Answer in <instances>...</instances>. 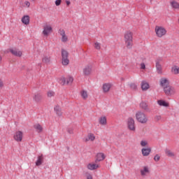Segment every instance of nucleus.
Masks as SVG:
<instances>
[{
	"label": "nucleus",
	"instance_id": "f257e3e1",
	"mask_svg": "<svg viewBox=\"0 0 179 179\" xmlns=\"http://www.w3.org/2000/svg\"><path fill=\"white\" fill-rule=\"evenodd\" d=\"M124 37L127 48H128V50H131V48L134 47V37L132 32L131 31H126Z\"/></svg>",
	"mask_w": 179,
	"mask_h": 179
},
{
	"label": "nucleus",
	"instance_id": "f03ea898",
	"mask_svg": "<svg viewBox=\"0 0 179 179\" xmlns=\"http://www.w3.org/2000/svg\"><path fill=\"white\" fill-rule=\"evenodd\" d=\"M136 120H137L138 122H140V124H147L148 121H149L146 114L142 111H138L136 113Z\"/></svg>",
	"mask_w": 179,
	"mask_h": 179
},
{
	"label": "nucleus",
	"instance_id": "7ed1b4c3",
	"mask_svg": "<svg viewBox=\"0 0 179 179\" xmlns=\"http://www.w3.org/2000/svg\"><path fill=\"white\" fill-rule=\"evenodd\" d=\"M52 33V27L50 24H45L43 26L42 34L44 37H48Z\"/></svg>",
	"mask_w": 179,
	"mask_h": 179
},
{
	"label": "nucleus",
	"instance_id": "20e7f679",
	"mask_svg": "<svg viewBox=\"0 0 179 179\" xmlns=\"http://www.w3.org/2000/svg\"><path fill=\"white\" fill-rule=\"evenodd\" d=\"M127 128L131 132L136 131V127L135 126V120L132 117H129L127 121Z\"/></svg>",
	"mask_w": 179,
	"mask_h": 179
},
{
	"label": "nucleus",
	"instance_id": "39448f33",
	"mask_svg": "<svg viewBox=\"0 0 179 179\" xmlns=\"http://www.w3.org/2000/svg\"><path fill=\"white\" fill-rule=\"evenodd\" d=\"M155 33L158 37L162 38L163 37V36H166L167 30H166V29L163 27L156 26Z\"/></svg>",
	"mask_w": 179,
	"mask_h": 179
},
{
	"label": "nucleus",
	"instance_id": "423d86ee",
	"mask_svg": "<svg viewBox=\"0 0 179 179\" xmlns=\"http://www.w3.org/2000/svg\"><path fill=\"white\" fill-rule=\"evenodd\" d=\"M69 53L66 50L62 49V65L66 66V65H69V59H68Z\"/></svg>",
	"mask_w": 179,
	"mask_h": 179
},
{
	"label": "nucleus",
	"instance_id": "0eeeda50",
	"mask_svg": "<svg viewBox=\"0 0 179 179\" xmlns=\"http://www.w3.org/2000/svg\"><path fill=\"white\" fill-rule=\"evenodd\" d=\"M164 92L166 96H174L176 94V88L171 85H169L164 89Z\"/></svg>",
	"mask_w": 179,
	"mask_h": 179
},
{
	"label": "nucleus",
	"instance_id": "6e6552de",
	"mask_svg": "<svg viewBox=\"0 0 179 179\" xmlns=\"http://www.w3.org/2000/svg\"><path fill=\"white\" fill-rule=\"evenodd\" d=\"M92 71L93 67L92 66V65L88 64L83 68V73L84 76H90V75H92Z\"/></svg>",
	"mask_w": 179,
	"mask_h": 179
},
{
	"label": "nucleus",
	"instance_id": "1a4fd4ad",
	"mask_svg": "<svg viewBox=\"0 0 179 179\" xmlns=\"http://www.w3.org/2000/svg\"><path fill=\"white\" fill-rule=\"evenodd\" d=\"M58 34L61 36V41L62 43H66L68 42V36L65 33V30L64 29H59L58 30Z\"/></svg>",
	"mask_w": 179,
	"mask_h": 179
},
{
	"label": "nucleus",
	"instance_id": "9d476101",
	"mask_svg": "<svg viewBox=\"0 0 179 179\" xmlns=\"http://www.w3.org/2000/svg\"><path fill=\"white\" fill-rule=\"evenodd\" d=\"M13 139L16 142H22L23 141V132L22 131H16L13 135Z\"/></svg>",
	"mask_w": 179,
	"mask_h": 179
},
{
	"label": "nucleus",
	"instance_id": "9b49d317",
	"mask_svg": "<svg viewBox=\"0 0 179 179\" xmlns=\"http://www.w3.org/2000/svg\"><path fill=\"white\" fill-rule=\"evenodd\" d=\"M159 85L164 90L165 87L170 86V81L166 78H162L159 80Z\"/></svg>",
	"mask_w": 179,
	"mask_h": 179
},
{
	"label": "nucleus",
	"instance_id": "f8f14e48",
	"mask_svg": "<svg viewBox=\"0 0 179 179\" xmlns=\"http://www.w3.org/2000/svg\"><path fill=\"white\" fill-rule=\"evenodd\" d=\"M141 177H147L150 174V169H149V166H145L140 170Z\"/></svg>",
	"mask_w": 179,
	"mask_h": 179
},
{
	"label": "nucleus",
	"instance_id": "ddd939ff",
	"mask_svg": "<svg viewBox=\"0 0 179 179\" xmlns=\"http://www.w3.org/2000/svg\"><path fill=\"white\" fill-rule=\"evenodd\" d=\"M95 139H96V136H94L92 133H90L85 138H83V141L84 142H94Z\"/></svg>",
	"mask_w": 179,
	"mask_h": 179
},
{
	"label": "nucleus",
	"instance_id": "4468645a",
	"mask_svg": "<svg viewBox=\"0 0 179 179\" xmlns=\"http://www.w3.org/2000/svg\"><path fill=\"white\" fill-rule=\"evenodd\" d=\"M87 169L88 170H97V169H100V165L99 164L90 163L87 165Z\"/></svg>",
	"mask_w": 179,
	"mask_h": 179
},
{
	"label": "nucleus",
	"instance_id": "2eb2a0df",
	"mask_svg": "<svg viewBox=\"0 0 179 179\" xmlns=\"http://www.w3.org/2000/svg\"><path fill=\"white\" fill-rule=\"evenodd\" d=\"M10 52H11V54L13 55H14L15 57H22V55L23 54L22 52V51H20L16 48L10 49Z\"/></svg>",
	"mask_w": 179,
	"mask_h": 179
},
{
	"label": "nucleus",
	"instance_id": "dca6fc26",
	"mask_svg": "<svg viewBox=\"0 0 179 179\" xmlns=\"http://www.w3.org/2000/svg\"><path fill=\"white\" fill-rule=\"evenodd\" d=\"M162 61L161 59H157L156 61V69H157V73L162 74L163 73V69L162 67V64H160V62Z\"/></svg>",
	"mask_w": 179,
	"mask_h": 179
},
{
	"label": "nucleus",
	"instance_id": "f3484780",
	"mask_svg": "<svg viewBox=\"0 0 179 179\" xmlns=\"http://www.w3.org/2000/svg\"><path fill=\"white\" fill-rule=\"evenodd\" d=\"M113 85L111 83H105L103 85L102 89L103 93H108L111 89Z\"/></svg>",
	"mask_w": 179,
	"mask_h": 179
},
{
	"label": "nucleus",
	"instance_id": "a211bd4d",
	"mask_svg": "<svg viewBox=\"0 0 179 179\" xmlns=\"http://www.w3.org/2000/svg\"><path fill=\"white\" fill-rule=\"evenodd\" d=\"M152 152V148H143L141 149V153L143 156L148 157L149 155H150V152Z\"/></svg>",
	"mask_w": 179,
	"mask_h": 179
},
{
	"label": "nucleus",
	"instance_id": "6ab92c4d",
	"mask_svg": "<svg viewBox=\"0 0 179 179\" xmlns=\"http://www.w3.org/2000/svg\"><path fill=\"white\" fill-rule=\"evenodd\" d=\"M44 163V155L41 154L38 156L37 160L36 162V166H41Z\"/></svg>",
	"mask_w": 179,
	"mask_h": 179
},
{
	"label": "nucleus",
	"instance_id": "aec40b11",
	"mask_svg": "<svg viewBox=\"0 0 179 179\" xmlns=\"http://www.w3.org/2000/svg\"><path fill=\"white\" fill-rule=\"evenodd\" d=\"M54 110L58 117H62V109L59 105H56L54 108Z\"/></svg>",
	"mask_w": 179,
	"mask_h": 179
},
{
	"label": "nucleus",
	"instance_id": "412c9836",
	"mask_svg": "<svg viewBox=\"0 0 179 179\" xmlns=\"http://www.w3.org/2000/svg\"><path fill=\"white\" fill-rule=\"evenodd\" d=\"M21 22L22 23H23V24H25L26 26H27V24H30V16L24 15L22 17Z\"/></svg>",
	"mask_w": 179,
	"mask_h": 179
},
{
	"label": "nucleus",
	"instance_id": "4be33fe9",
	"mask_svg": "<svg viewBox=\"0 0 179 179\" xmlns=\"http://www.w3.org/2000/svg\"><path fill=\"white\" fill-rule=\"evenodd\" d=\"M104 159H106V155H104V153L99 152L96 155V159L95 162L96 163H97V162H103Z\"/></svg>",
	"mask_w": 179,
	"mask_h": 179
},
{
	"label": "nucleus",
	"instance_id": "5701e85b",
	"mask_svg": "<svg viewBox=\"0 0 179 179\" xmlns=\"http://www.w3.org/2000/svg\"><path fill=\"white\" fill-rule=\"evenodd\" d=\"M157 104L160 106V107H169L170 104L169 102L164 101V100H158Z\"/></svg>",
	"mask_w": 179,
	"mask_h": 179
},
{
	"label": "nucleus",
	"instance_id": "b1692460",
	"mask_svg": "<svg viewBox=\"0 0 179 179\" xmlns=\"http://www.w3.org/2000/svg\"><path fill=\"white\" fill-rule=\"evenodd\" d=\"M171 72L173 73V75L179 74V66L177 65H174L171 67Z\"/></svg>",
	"mask_w": 179,
	"mask_h": 179
},
{
	"label": "nucleus",
	"instance_id": "393cba45",
	"mask_svg": "<svg viewBox=\"0 0 179 179\" xmlns=\"http://www.w3.org/2000/svg\"><path fill=\"white\" fill-rule=\"evenodd\" d=\"M99 122L100 125H107V117H106V116L99 117Z\"/></svg>",
	"mask_w": 179,
	"mask_h": 179
},
{
	"label": "nucleus",
	"instance_id": "a878e982",
	"mask_svg": "<svg viewBox=\"0 0 179 179\" xmlns=\"http://www.w3.org/2000/svg\"><path fill=\"white\" fill-rule=\"evenodd\" d=\"M80 94L82 97V99H83V100H87V97H89V94H87V91L83 90L80 92Z\"/></svg>",
	"mask_w": 179,
	"mask_h": 179
},
{
	"label": "nucleus",
	"instance_id": "bb28decb",
	"mask_svg": "<svg viewBox=\"0 0 179 179\" xmlns=\"http://www.w3.org/2000/svg\"><path fill=\"white\" fill-rule=\"evenodd\" d=\"M140 107L142 108V110H144L145 111L149 110V107L148 106V103L146 102H141L140 103Z\"/></svg>",
	"mask_w": 179,
	"mask_h": 179
},
{
	"label": "nucleus",
	"instance_id": "cd10ccee",
	"mask_svg": "<svg viewBox=\"0 0 179 179\" xmlns=\"http://www.w3.org/2000/svg\"><path fill=\"white\" fill-rule=\"evenodd\" d=\"M165 155H166L168 157H174V156H176V154H174L173 151L167 148L165 150Z\"/></svg>",
	"mask_w": 179,
	"mask_h": 179
},
{
	"label": "nucleus",
	"instance_id": "c85d7f7f",
	"mask_svg": "<svg viewBox=\"0 0 179 179\" xmlns=\"http://www.w3.org/2000/svg\"><path fill=\"white\" fill-rule=\"evenodd\" d=\"M149 83H148L146 81H142L141 83V89L142 90H148L149 89Z\"/></svg>",
	"mask_w": 179,
	"mask_h": 179
},
{
	"label": "nucleus",
	"instance_id": "c756f323",
	"mask_svg": "<svg viewBox=\"0 0 179 179\" xmlns=\"http://www.w3.org/2000/svg\"><path fill=\"white\" fill-rule=\"evenodd\" d=\"M34 129H36V132H43V127L41 126L40 124H36L34 126Z\"/></svg>",
	"mask_w": 179,
	"mask_h": 179
},
{
	"label": "nucleus",
	"instance_id": "7c9ffc66",
	"mask_svg": "<svg viewBox=\"0 0 179 179\" xmlns=\"http://www.w3.org/2000/svg\"><path fill=\"white\" fill-rule=\"evenodd\" d=\"M171 6L173 9H179V3L176 1H171Z\"/></svg>",
	"mask_w": 179,
	"mask_h": 179
},
{
	"label": "nucleus",
	"instance_id": "2f4dec72",
	"mask_svg": "<svg viewBox=\"0 0 179 179\" xmlns=\"http://www.w3.org/2000/svg\"><path fill=\"white\" fill-rule=\"evenodd\" d=\"M50 62V57L44 56L42 58V62H43V64H45L46 65H49Z\"/></svg>",
	"mask_w": 179,
	"mask_h": 179
},
{
	"label": "nucleus",
	"instance_id": "473e14b6",
	"mask_svg": "<svg viewBox=\"0 0 179 179\" xmlns=\"http://www.w3.org/2000/svg\"><path fill=\"white\" fill-rule=\"evenodd\" d=\"M41 99H43V96L40 94H36L34 96V100L36 101V103H38V101H41Z\"/></svg>",
	"mask_w": 179,
	"mask_h": 179
},
{
	"label": "nucleus",
	"instance_id": "72a5a7b5",
	"mask_svg": "<svg viewBox=\"0 0 179 179\" xmlns=\"http://www.w3.org/2000/svg\"><path fill=\"white\" fill-rule=\"evenodd\" d=\"M72 82H73V77L68 76L66 79V85H72Z\"/></svg>",
	"mask_w": 179,
	"mask_h": 179
},
{
	"label": "nucleus",
	"instance_id": "f704fd0d",
	"mask_svg": "<svg viewBox=\"0 0 179 179\" xmlns=\"http://www.w3.org/2000/svg\"><path fill=\"white\" fill-rule=\"evenodd\" d=\"M94 49L95 50H101V44L99 42H95L94 45Z\"/></svg>",
	"mask_w": 179,
	"mask_h": 179
},
{
	"label": "nucleus",
	"instance_id": "c9c22d12",
	"mask_svg": "<svg viewBox=\"0 0 179 179\" xmlns=\"http://www.w3.org/2000/svg\"><path fill=\"white\" fill-rule=\"evenodd\" d=\"M59 82L60 85H66V78H65V77H62L59 78Z\"/></svg>",
	"mask_w": 179,
	"mask_h": 179
},
{
	"label": "nucleus",
	"instance_id": "e433bc0d",
	"mask_svg": "<svg viewBox=\"0 0 179 179\" xmlns=\"http://www.w3.org/2000/svg\"><path fill=\"white\" fill-rule=\"evenodd\" d=\"M148 141L146 140H142L141 142H140V145L142 148H145L146 146H148Z\"/></svg>",
	"mask_w": 179,
	"mask_h": 179
},
{
	"label": "nucleus",
	"instance_id": "4c0bfd02",
	"mask_svg": "<svg viewBox=\"0 0 179 179\" xmlns=\"http://www.w3.org/2000/svg\"><path fill=\"white\" fill-rule=\"evenodd\" d=\"M129 87L132 90H136V89H138V86H136V84L134 83L129 84Z\"/></svg>",
	"mask_w": 179,
	"mask_h": 179
},
{
	"label": "nucleus",
	"instance_id": "58836bf2",
	"mask_svg": "<svg viewBox=\"0 0 179 179\" xmlns=\"http://www.w3.org/2000/svg\"><path fill=\"white\" fill-rule=\"evenodd\" d=\"M55 96V92L54 91L48 92V97H54Z\"/></svg>",
	"mask_w": 179,
	"mask_h": 179
},
{
	"label": "nucleus",
	"instance_id": "ea45409f",
	"mask_svg": "<svg viewBox=\"0 0 179 179\" xmlns=\"http://www.w3.org/2000/svg\"><path fill=\"white\" fill-rule=\"evenodd\" d=\"M154 119H155V121H160L162 120V115H157L155 116Z\"/></svg>",
	"mask_w": 179,
	"mask_h": 179
},
{
	"label": "nucleus",
	"instance_id": "a19ab883",
	"mask_svg": "<svg viewBox=\"0 0 179 179\" xmlns=\"http://www.w3.org/2000/svg\"><path fill=\"white\" fill-rule=\"evenodd\" d=\"M154 160L155 162H159V160H160V155H156L155 157H154Z\"/></svg>",
	"mask_w": 179,
	"mask_h": 179
},
{
	"label": "nucleus",
	"instance_id": "79ce46f5",
	"mask_svg": "<svg viewBox=\"0 0 179 179\" xmlns=\"http://www.w3.org/2000/svg\"><path fill=\"white\" fill-rule=\"evenodd\" d=\"M24 7L30 8V2L29 1H24Z\"/></svg>",
	"mask_w": 179,
	"mask_h": 179
},
{
	"label": "nucleus",
	"instance_id": "37998d69",
	"mask_svg": "<svg viewBox=\"0 0 179 179\" xmlns=\"http://www.w3.org/2000/svg\"><path fill=\"white\" fill-rule=\"evenodd\" d=\"M61 2H62V0H56L55 3L56 6H59V5H61Z\"/></svg>",
	"mask_w": 179,
	"mask_h": 179
},
{
	"label": "nucleus",
	"instance_id": "c03bdc74",
	"mask_svg": "<svg viewBox=\"0 0 179 179\" xmlns=\"http://www.w3.org/2000/svg\"><path fill=\"white\" fill-rule=\"evenodd\" d=\"M67 132H69L70 135H72L73 134V128L67 129Z\"/></svg>",
	"mask_w": 179,
	"mask_h": 179
},
{
	"label": "nucleus",
	"instance_id": "a18cd8bd",
	"mask_svg": "<svg viewBox=\"0 0 179 179\" xmlns=\"http://www.w3.org/2000/svg\"><path fill=\"white\" fill-rule=\"evenodd\" d=\"M141 69H146V65H145V63L141 64Z\"/></svg>",
	"mask_w": 179,
	"mask_h": 179
},
{
	"label": "nucleus",
	"instance_id": "49530a36",
	"mask_svg": "<svg viewBox=\"0 0 179 179\" xmlns=\"http://www.w3.org/2000/svg\"><path fill=\"white\" fill-rule=\"evenodd\" d=\"M87 179H93V176L90 173L87 174Z\"/></svg>",
	"mask_w": 179,
	"mask_h": 179
},
{
	"label": "nucleus",
	"instance_id": "de8ad7c7",
	"mask_svg": "<svg viewBox=\"0 0 179 179\" xmlns=\"http://www.w3.org/2000/svg\"><path fill=\"white\" fill-rule=\"evenodd\" d=\"M3 87V81H2V80L0 79V88Z\"/></svg>",
	"mask_w": 179,
	"mask_h": 179
},
{
	"label": "nucleus",
	"instance_id": "09e8293b",
	"mask_svg": "<svg viewBox=\"0 0 179 179\" xmlns=\"http://www.w3.org/2000/svg\"><path fill=\"white\" fill-rule=\"evenodd\" d=\"M66 4L67 5V6H69V5H71V1L66 0Z\"/></svg>",
	"mask_w": 179,
	"mask_h": 179
},
{
	"label": "nucleus",
	"instance_id": "8fccbe9b",
	"mask_svg": "<svg viewBox=\"0 0 179 179\" xmlns=\"http://www.w3.org/2000/svg\"><path fill=\"white\" fill-rule=\"evenodd\" d=\"M2 64V56L0 55V65Z\"/></svg>",
	"mask_w": 179,
	"mask_h": 179
},
{
	"label": "nucleus",
	"instance_id": "3c124183",
	"mask_svg": "<svg viewBox=\"0 0 179 179\" xmlns=\"http://www.w3.org/2000/svg\"><path fill=\"white\" fill-rule=\"evenodd\" d=\"M32 1H36V0H32Z\"/></svg>",
	"mask_w": 179,
	"mask_h": 179
}]
</instances>
